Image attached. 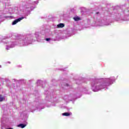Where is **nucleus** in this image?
Segmentation results:
<instances>
[{"label":"nucleus","mask_w":129,"mask_h":129,"mask_svg":"<svg viewBox=\"0 0 129 129\" xmlns=\"http://www.w3.org/2000/svg\"><path fill=\"white\" fill-rule=\"evenodd\" d=\"M74 20H75V21H76V22H77L78 21H80V18L77 17H74Z\"/></svg>","instance_id":"nucleus-7"},{"label":"nucleus","mask_w":129,"mask_h":129,"mask_svg":"<svg viewBox=\"0 0 129 129\" xmlns=\"http://www.w3.org/2000/svg\"><path fill=\"white\" fill-rule=\"evenodd\" d=\"M5 99V97H3V95H0V102L3 101Z\"/></svg>","instance_id":"nucleus-6"},{"label":"nucleus","mask_w":129,"mask_h":129,"mask_svg":"<svg viewBox=\"0 0 129 129\" xmlns=\"http://www.w3.org/2000/svg\"><path fill=\"white\" fill-rule=\"evenodd\" d=\"M46 41H49L50 40H51V38H46Z\"/></svg>","instance_id":"nucleus-8"},{"label":"nucleus","mask_w":129,"mask_h":129,"mask_svg":"<svg viewBox=\"0 0 129 129\" xmlns=\"http://www.w3.org/2000/svg\"><path fill=\"white\" fill-rule=\"evenodd\" d=\"M67 86H69V85L68 84H67Z\"/></svg>","instance_id":"nucleus-11"},{"label":"nucleus","mask_w":129,"mask_h":129,"mask_svg":"<svg viewBox=\"0 0 129 129\" xmlns=\"http://www.w3.org/2000/svg\"><path fill=\"white\" fill-rule=\"evenodd\" d=\"M23 19H24V18H18V19L15 20V21H14L12 23V25H16L17 23H19V22H21V21H22V20H23Z\"/></svg>","instance_id":"nucleus-2"},{"label":"nucleus","mask_w":129,"mask_h":129,"mask_svg":"<svg viewBox=\"0 0 129 129\" xmlns=\"http://www.w3.org/2000/svg\"><path fill=\"white\" fill-rule=\"evenodd\" d=\"M18 126L21 127V128H24V127H26L27 126V124H19Z\"/></svg>","instance_id":"nucleus-4"},{"label":"nucleus","mask_w":129,"mask_h":129,"mask_svg":"<svg viewBox=\"0 0 129 129\" xmlns=\"http://www.w3.org/2000/svg\"><path fill=\"white\" fill-rule=\"evenodd\" d=\"M7 129H13V128H7Z\"/></svg>","instance_id":"nucleus-9"},{"label":"nucleus","mask_w":129,"mask_h":129,"mask_svg":"<svg viewBox=\"0 0 129 129\" xmlns=\"http://www.w3.org/2000/svg\"><path fill=\"white\" fill-rule=\"evenodd\" d=\"M93 86V89H94V87H95L96 90H101V89H104V86L103 85H101V83H98L96 84H94Z\"/></svg>","instance_id":"nucleus-1"},{"label":"nucleus","mask_w":129,"mask_h":129,"mask_svg":"<svg viewBox=\"0 0 129 129\" xmlns=\"http://www.w3.org/2000/svg\"><path fill=\"white\" fill-rule=\"evenodd\" d=\"M62 115H63L64 116H69V115H70V113H69V112L63 113Z\"/></svg>","instance_id":"nucleus-5"},{"label":"nucleus","mask_w":129,"mask_h":129,"mask_svg":"<svg viewBox=\"0 0 129 129\" xmlns=\"http://www.w3.org/2000/svg\"><path fill=\"white\" fill-rule=\"evenodd\" d=\"M57 28H64L65 24L63 23H60L57 25Z\"/></svg>","instance_id":"nucleus-3"},{"label":"nucleus","mask_w":129,"mask_h":129,"mask_svg":"<svg viewBox=\"0 0 129 129\" xmlns=\"http://www.w3.org/2000/svg\"><path fill=\"white\" fill-rule=\"evenodd\" d=\"M99 14V12H97V14Z\"/></svg>","instance_id":"nucleus-10"}]
</instances>
